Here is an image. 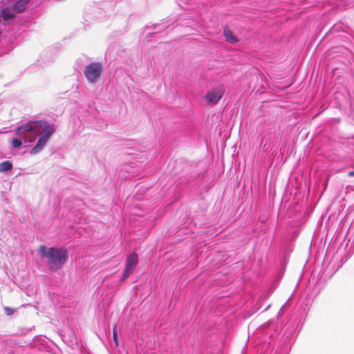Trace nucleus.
<instances>
[{
    "label": "nucleus",
    "mask_w": 354,
    "mask_h": 354,
    "mask_svg": "<svg viewBox=\"0 0 354 354\" xmlns=\"http://www.w3.org/2000/svg\"><path fill=\"white\" fill-rule=\"evenodd\" d=\"M39 252L41 257L47 259L48 266L51 272L61 269L68 259V251L66 248H47L42 245L39 247Z\"/></svg>",
    "instance_id": "f257e3e1"
},
{
    "label": "nucleus",
    "mask_w": 354,
    "mask_h": 354,
    "mask_svg": "<svg viewBox=\"0 0 354 354\" xmlns=\"http://www.w3.org/2000/svg\"><path fill=\"white\" fill-rule=\"evenodd\" d=\"M16 134L24 138L26 142H32L37 134V127L34 122H29L18 127Z\"/></svg>",
    "instance_id": "f03ea898"
},
{
    "label": "nucleus",
    "mask_w": 354,
    "mask_h": 354,
    "mask_svg": "<svg viewBox=\"0 0 354 354\" xmlns=\"http://www.w3.org/2000/svg\"><path fill=\"white\" fill-rule=\"evenodd\" d=\"M104 71L103 66L100 62H92L84 69V75L89 83H95Z\"/></svg>",
    "instance_id": "7ed1b4c3"
},
{
    "label": "nucleus",
    "mask_w": 354,
    "mask_h": 354,
    "mask_svg": "<svg viewBox=\"0 0 354 354\" xmlns=\"http://www.w3.org/2000/svg\"><path fill=\"white\" fill-rule=\"evenodd\" d=\"M138 263V256L136 253L132 252L126 259L125 268L121 280L124 281L127 279L134 272Z\"/></svg>",
    "instance_id": "20e7f679"
},
{
    "label": "nucleus",
    "mask_w": 354,
    "mask_h": 354,
    "mask_svg": "<svg viewBox=\"0 0 354 354\" xmlns=\"http://www.w3.org/2000/svg\"><path fill=\"white\" fill-rule=\"evenodd\" d=\"M34 124H35V127H37V130L38 129H41L44 132L43 136H47L48 138L55 131L54 126L48 124L45 121H35Z\"/></svg>",
    "instance_id": "39448f33"
},
{
    "label": "nucleus",
    "mask_w": 354,
    "mask_h": 354,
    "mask_svg": "<svg viewBox=\"0 0 354 354\" xmlns=\"http://www.w3.org/2000/svg\"><path fill=\"white\" fill-rule=\"evenodd\" d=\"M223 93L220 90H212L207 92L205 99L208 103L215 104L221 99Z\"/></svg>",
    "instance_id": "423d86ee"
},
{
    "label": "nucleus",
    "mask_w": 354,
    "mask_h": 354,
    "mask_svg": "<svg viewBox=\"0 0 354 354\" xmlns=\"http://www.w3.org/2000/svg\"><path fill=\"white\" fill-rule=\"evenodd\" d=\"M48 138L47 136H41L39 137L36 145L32 149L31 153H36L39 152L47 143L48 140Z\"/></svg>",
    "instance_id": "0eeeda50"
},
{
    "label": "nucleus",
    "mask_w": 354,
    "mask_h": 354,
    "mask_svg": "<svg viewBox=\"0 0 354 354\" xmlns=\"http://www.w3.org/2000/svg\"><path fill=\"white\" fill-rule=\"evenodd\" d=\"M29 0H19L12 6L17 14L25 11Z\"/></svg>",
    "instance_id": "6e6552de"
},
{
    "label": "nucleus",
    "mask_w": 354,
    "mask_h": 354,
    "mask_svg": "<svg viewBox=\"0 0 354 354\" xmlns=\"http://www.w3.org/2000/svg\"><path fill=\"white\" fill-rule=\"evenodd\" d=\"M16 14L12 6L11 8H6L2 10V17L6 21L13 19Z\"/></svg>",
    "instance_id": "1a4fd4ad"
},
{
    "label": "nucleus",
    "mask_w": 354,
    "mask_h": 354,
    "mask_svg": "<svg viewBox=\"0 0 354 354\" xmlns=\"http://www.w3.org/2000/svg\"><path fill=\"white\" fill-rule=\"evenodd\" d=\"M223 35L225 37V39L227 41H230L231 43H235L238 41V39L233 35V33L231 30L225 29L223 31Z\"/></svg>",
    "instance_id": "9d476101"
},
{
    "label": "nucleus",
    "mask_w": 354,
    "mask_h": 354,
    "mask_svg": "<svg viewBox=\"0 0 354 354\" xmlns=\"http://www.w3.org/2000/svg\"><path fill=\"white\" fill-rule=\"evenodd\" d=\"M12 168V164L8 160L0 163V172L7 171Z\"/></svg>",
    "instance_id": "9b49d317"
},
{
    "label": "nucleus",
    "mask_w": 354,
    "mask_h": 354,
    "mask_svg": "<svg viewBox=\"0 0 354 354\" xmlns=\"http://www.w3.org/2000/svg\"><path fill=\"white\" fill-rule=\"evenodd\" d=\"M21 145H22L21 141L18 138L13 139L12 141V145L15 149L20 147L21 146Z\"/></svg>",
    "instance_id": "f8f14e48"
},
{
    "label": "nucleus",
    "mask_w": 354,
    "mask_h": 354,
    "mask_svg": "<svg viewBox=\"0 0 354 354\" xmlns=\"http://www.w3.org/2000/svg\"><path fill=\"white\" fill-rule=\"evenodd\" d=\"M113 340L115 344V345H118V339H117V335H116V328H113Z\"/></svg>",
    "instance_id": "ddd939ff"
},
{
    "label": "nucleus",
    "mask_w": 354,
    "mask_h": 354,
    "mask_svg": "<svg viewBox=\"0 0 354 354\" xmlns=\"http://www.w3.org/2000/svg\"><path fill=\"white\" fill-rule=\"evenodd\" d=\"M348 176H354V171H350V172L348 173Z\"/></svg>",
    "instance_id": "4468645a"
},
{
    "label": "nucleus",
    "mask_w": 354,
    "mask_h": 354,
    "mask_svg": "<svg viewBox=\"0 0 354 354\" xmlns=\"http://www.w3.org/2000/svg\"><path fill=\"white\" fill-rule=\"evenodd\" d=\"M14 311H8V315H12V313H13Z\"/></svg>",
    "instance_id": "2eb2a0df"
},
{
    "label": "nucleus",
    "mask_w": 354,
    "mask_h": 354,
    "mask_svg": "<svg viewBox=\"0 0 354 354\" xmlns=\"http://www.w3.org/2000/svg\"><path fill=\"white\" fill-rule=\"evenodd\" d=\"M5 310H10V309H9L8 308H6V309H5Z\"/></svg>",
    "instance_id": "dca6fc26"
}]
</instances>
